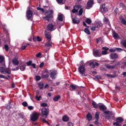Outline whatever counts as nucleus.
<instances>
[{
	"label": "nucleus",
	"instance_id": "44",
	"mask_svg": "<svg viewBox=\"0 0 126 126\" xmlns=\"http://www.w3.org/2000/svg\"><path fill=\"white\" fill-rule=\"evenodd\" d=\"M47 103H42L41 104V106L42 107H47Z\"/></svg>",
	"mask_w": 126,
	"mask_h": 126
},
{
	"label": "nucleus",
	"instance_id": "23",
	"mask_svg": "<svg viewBox=\"0 0 126 126\" xmlns=\"http://www.w3.org/2000/svg\"><path fill=\"white\" fill-rule=\"evenodd\" d=\"M63 120L65 122L68 121L69 120V118L68 117L67 115H65L63 116Z\"/></svg>",
	"mask_w": 126,
	"mask_h": 126
},
{
	"label": "nucleus",
	"instance_id": "41",
	"mask_svg": "<svg viewBox=\"0 0 126 126\" xmlns=\"http://www.w3.org/2000/svg\"><path fill=\"white\" fill-rule=\"evenodd\" d=\"M107 76L108 77H110L111 78H114L115 76L112 75L110 74H107Z\"/></svg>",
	"mask_w": 126,
	"mask_h": 126
},
{
	"label": "nucleus",
	"instance_id": "39",
	"mask_svg": "<svg viewBox=\"0 0 126 126\" xmlns=\"http://www.w3.org/2000/svg\"><path fill=\"white\" fill-rule=\"evenodd\" d=\"M5 71L6 73L8 74H11V72L10 71L7 69H5Z\"/></svg>",
	"mask_w": 126,
	"mask_h": 126
},
{
	"label": "nucleus",
	"instance_id": "32",
	"mask_svg": "<svg viewBox=\"0 0 126 126\" xmlns=\"http://www.w3.org/2000/svg\"><path fill=\"white\" fill-rule=\"evenodd\" d=\"M96 41L97 43H98L99 42H100L101 43H102L103 42L102 38L101 37H99L96 39Z\"/></svg>",
	"mask_w": 126,
	"mask_h": 126
},
{
	"label": "nucleus",
	"instance_id": "27",
	"mask_svg": "<svg viewBox=\"0 0 126 126\" xmlns=\"http://www.w3.org/2000/svg\"><path fill=\"white\" fill-rule=\"evenodd\" d=\"M49 76V75L48 74H43L42 75V77L44 79L47 78Z\"/></svg>",
	"mask_w": 126,
	"mask_h": 126
},
{
	"label": "nucleus",
	"instance_id": "28",
	"mask_svg": "<svg viewBox=\"0 0 126 126\" xmlns=\"http://www.w3.org/2000/svg\"><path fill=\"white\" fill-rule=\"evenodd\" d=\"M92 105L94 108H97L98 105L94 101H93L92 102Z\"/></svg>",
	"mask_w": 126,
	"mask_h": 126
},
{
	"label": "nucleus",
	"instance_id": "20",
	"mask_svg": "<svg viewBox=\"0 0 126 126\" xmlns=\"http://www.w3.org/2000/svg\"><path fill=\"white\" fill-rule=\"evenodd\" d=\"M112 33L113 37L114 39H117L119 38V36L114 31H112Z\"/></svg>",
	"mask_w": 126,
	"mask_h": 126
},
{
	"label": "nucleus",
	"instance_id": "33",
	"mask_svg": "<svg viewBox=\"0 0 126 126\" xmlns=\"http://www.w3.org/2000/svg\"><path fill=\"white\" fill-rule=\"evenodd\" d=\"M25 65H22L20 67V68L22 71H23L25 69Z\"/></svg>",
	"mask_w": 126,
	"mask_h": 126
},
{
	"label": "nucleus",
	"instance_id": "56",
	"mask_svg": "<svg viewBox=\"0 0 126 126\" xmlns=\"http://www.w3.org/2000/svg\"><path fill=\"white\" fill-rule=\"evenodd\" d=\"M19 69V67L17 66V67L15 68L14 69H12V70L13 71H16L18 70Z\"/></svg>",
	"mask_w": 126,
	"mask_h": 126
},
{
	"label": "nucleus",
	"instance_id": "37",
	"mask_svg": "<svg viewBox=\"0 0 126 126\" xmlns=\"http://www.w3.org/2000/svg\"><path fill=\"white\" fill-rule=\"evenodd\" d=\"M84 32L88 35L90 34V33L88 29L87 28H86L85 29Z\"/></svg>",
	"mask_w": 126,
	"mask_h": 126
},
{
	"label": "nucleus",
	"instance_id": "12",
	"mask_svg": "<svg viewBox=\"0 0 126 126\" xmlns=\"http://www.w3.org/2000/svg\"><path fill=\"white\" fill-rule=\"evenodd\" d=\"M110 56L112 59H117L118 57V55L115 53H111Z\"/></svg>",
	"mask_w": 126,
	"mask_h": 126
},
{
	"label": "nucleus",
	"instance_id": "1",
	"mask_svg": "<svg viewBox=\"0 0 126 126\" xmlns=\"http://www.w3.org/2000/svg\"><path fill=\"white\" fill-rule=\"evenodd\" d=\"M85 64L83 63V61H81L78 68V70L79 73L82 74H84L85 71Z\"/></svg>",
	"mask_w": 126,
	"mask_h": 126
},
{
	"label": "nucleus",
	"instance_id": "2",
	"mask_svg": "<svg viewBox=\"0 0 126 126\" xmlns=\"http://www.w3.org/2000/svg\"><path fill=\"white\" fill-rule=\"evenodd\" d=\"M39 116L38 113L34 112L30 115L31 120L33 121H35L38 119Z\"/></svg>",
	"mask_w": 126,
	"mask_h": 126
},
{
	"label": "nucleus",
	"instance_id": "22",
	"mask_svg": "<svg viewBox=\"0 0 126 126\" xmlns=\"http://www.w3.org/2000/svg\"><path fill=\"white\" fill-rule=\"evenodd\" d=\"M70 87L71 90L74 91L76 90L77 87L74 84H71L70 85Z\"/></svg>",
	"mask_w": 126,
	"mask_h": 126
},
{
	"label": "nucleus",
	"instance_id": "19",
	"mask_svg": "<svg viewBox=\"0 0 126 126\" xmlns=\"http://www.w3.org/2000/svg\"><path fill=\"white\" fill-rule=\"evenodd\" d=\"M99 107L100 109L102 110H106L107 109L106 107L103 104H100V105H99Z\"/></svg>",
	"mask_w": 126,
	"mask_h": 126
},
{
	"label": "nucleus",
	"instance_id": "60",
	"mask_svg": "<svg viewBox=\"0 0 126 126\" xmlns=\"http://www.w3.org/2000/svg\"><path fill=\"white\" fill-rule=\"evenodd\" d=\"M95 27L94 26H93L91 28V30L93 31H94L95 30Z\"/></svg>",
	"mask_w": 126,
	"mask_h": 126
},
{
	"label": "nucleus",
	"instance_id": "17",
	"mask_svg": "<svg viewBox=\"0 0 126 126\" xmlns=\"http://www.w3.org/2000/svg\"><path fill=\"white\" fill-rule=\"evenodd\" d=\"M12 62L13 64L16 65H18L19 62L17 59L16 58L13 59L12 60Z\"/></svg>",
	"mask_w": 126,
	"mask_h": 126
},
{
	"label": "nucleus",
	"instance_id": "35",
	"mask_svg": "<svg viewBox=\"0 0 126 126\" xmlns=\"http://www.w3.org/2000/svg\"><path fill=\"white\" fill-rule=\"evenodd\" d=\"M89 65L90 66H91L93 68H94L95 67V64L94 62H92L90 63H89Z\"/></svg>",
	"mask_w": 126,
	"mask_h": 126
},
{
	"label": "nucleus",
	"instance_id": "47",
	"mask_svg": "<svg viewBox=\"0 0 126 126\" xmlns=\"http://www.w3.org/2000/svg\"><path fill=\"white\" fill-rule=\"evenodd\" d=\"M41 97V96H38L37 95L36 96L35 98L37 100L39 101L40 100V98Z\"/></svg>",
	"mask_w": 126,
	"mask_h": 126
},
{
	"label": "nucleus",
	"instance_id": "15",
	"mask_svg": "<svg viewBox=\"0 0 126 126\" xmlns=\"http://www.w3.org/2000/svg\"><path fill=\"white\" fill-rule=\"evenodd\" d=\"M46 36L48 41H51V36L49 33H47L46 32H45Z\"/></svg>",
	"mask_w": 126,
	"mask_h": 126
},
{
	"label": "nucleus",
	"instance_id": "26",
	"mask_svg": "<svg viewBox=\"0 0 126 126\" xmlns=\"http://www.w3.org/2000/svg\"><path fill=\"white\" fill-rule=\"evenodd\" d=\"M103 49H104L105 50L102 51V55H105L107 54V52L106 50L108 49V48H106V47H103L102 48Z\"/></svg>",
	"mask_w": 126,
	"mask_h": 126
},
{
	"label": "nucleus",
	"instance_id": "7",
	"mask_svg": "<svg viewBox=\"0 0 126 126\" xmlns=\"http://www.w3.org/2000/svg\"><path fill=\"white\" fill-rule=\"evenodd\" d=\"M94 4L93 0H89L88 2L87 3L86 8L89 9L92 6V5Z\"/></svg>",
	"mask_w": 126,
	"mask_h": 126
},
{
	"label": "nucleus",
	"instance_id": "63",
	"mask_svg": "<svg viewBox=\"0 0 126 126\" xmlns=\"http://www.w3.org/2000/svg\"><path fill=\"white\" fill-rule=\"evenodd\" d=\"M69 126H73V124L71 122H69L68 123Z\"/></svg>",
	"mask_w": 126,
	"mask_h": 126
},
{
	"label": "nucleus",
	"instance_id": "53",
	"mask_svg": "<svg viewBox=\"0 0 126 126\" xmlns=\"http://www.w3.org/2000/svg\"><path fill=\"white\" fill-rule=\"evenodd\" d=\"M27 47V45L22 46L21 47L22 50H24Z\"/></svg>",
	"mask_w": 126,
	"mask_h": 126
},
{
	"label": "nucleus",
	"instance_id": "10",
	"mask_svg": "<svg viewBox=\"0 0 126 126\" xmlns=\"http://www.w3.org/2000/svg\"><path fill=\"white\" fill-rule=\"evenodd\" d=\"M81 6L79 5L78 6H75L74 7V9L72 10V12L73 13L77 12L79 8L81 7Z\"/></svg>",
	"mask_w": 126,
	"mask_h": 126
},
{
	"label": "nucleus",
	"instance_id": "64",
	"mask_svg": "<svg viewBox=\"0 0 126 126\" xmlns=\"http://www.w3.org/2000/svg\"><path fill=\"white\" fill-rule=\"evenodd\" d=\"M103 9V11L104 12H106V11H107V9L105 7L104 8H103L102 9Z\"/></svg>",
	"mask_w": 126,
	"mask_h": 126
},
{
	"label": "nucleus",
	"instance_id": "8",
	"mask_svg": "<svg viewBox=\"0 0 126 126\" xmlns=\"http://www.w3.org/2000/svg\"><path fill=\"white\" fill-rule=\"evenodd\" d=\"M119 65V63H117V64L112 65H110L109 64H106L105 65V66L108 69H112L114 68L115 67Z\"/></svg>",
	"mask_w": 126,
	"mask_h": 126
},
{
	"label": "nucleus",
	"instance_id": "43",
	"mask_svg": "<svg viewBox=\"0 0 126 126\" xmlns=\"http://www.w3.org/2000/svg\"><path fill=\"white\" fill-rule=\"evenodd\" d=\"M120 7L123 8V9H124L125 7L124 4L122 3H121L120 4Z\"/></svg>",
	"mask_w": 126,
	"mask_h": 126
},
{
	"label": "nucleus",
	"instance_id": "11",
	"mask_svg": "<svg viewBox=\"0 0 126 126\" xmlns=\"http://www.w3.org/2000/svg\"><path fill=\"white\" fill-rule=\"evenodd\" d=\"M0 63H2V65H3L5 68V58L3 56H0Z\"/></svg>",
	"mask_w": 126,
	"mask_h": 126
},
{
	"label": "nucleus",
	"instance_id": "48",
	"mask_svg": "<svg viewBox=\"0 0 126 126\" xmlns=\"http://www.w3.org/2000/svg\"><path fill=\"white\" fill-rule=\"evenodd\" d=\"M57 2L58 3H63V0H56Z\"/></svg>",
	"mask_w": 126,
	"mask_h": 126
},
{
	"label": "nucleus",
	"instance_id": "14",
	"mask_svg": "<svg viewBox=\"0 0 126 126\" xmlns=\"http://www.w3.org/2000/svg\"><path fill=\"white\" fill-rule=\"evenodd\" d=\"M79 21V19L76 17L72 19V22L74 24L78 23Z\"/></svg>",
	"mask_w": 126,
	"mask_h": 126
},
{
	"label": "nucleus",
	"instance_id": "58",
	"mask_svg": "<svg viewBox=\"0 0 126 126\" xmlns=\"http://www.w3.org/2000/svg\"><path fill=\"white\" fill-rule=\"evenodd\" d=\"M98 120H96V121L94 122V123L97 125H98L99 124V123L98 122Z\"/></svg>",
	"mask_w": 126,
	"mask_h": 126
},
{
	"label": "nucleus",
	"instance_id": "46",
	"mask_svg": "<svg viewBox=\"0 0 126 126\" xmlns=\"http://www.w3.org/2000/svg\"><path fill=\"white\" fill-rule=\"evenodd\" d=\"M123 49L120 48H115V50L117 51H122Z\"/></svg>",
	"mask_w": 126,
	"mask_h": 126
},
{
	"label": "nucleus",
	"instance_id": "55",
	"mask_svg": "<svg viewBox=\"0 0 126 126\" xmlns=\"http://www.w3.org/2000/svg\"><path fill=\"white\" fill-rule=\"evenodd\" d=\"M32 63V61H29V62L27 63V65L28 66H29L31 65Z\"/></svg>",
	"mask_w": 126,
	"mask_h": 126
},
{
	"label": "nucleus",
	"instance_id": "4",
	"mask_svg": "<svg viewBox=\"0 0 126 126\" xmlns=\"http://www.w3.org/2000/svg\"><path fill=\"white\" fill-rule=\"evenodd\" d=\"M49 109L48 108H44L41 109V113L42 114L46 117V118H47V116L49 113Z\"/></svg>",
	"mask_w": 126,
	"mask_h": 126
},
{
	"label": "nucleus",
	"instance_id": "5",
	"mask_svg": "<svg viewBox=\"0 0 126 126\" xmlns=\"http://www.w3.org/2000/svg\"><path fill=\"white\" fill-rule=\"evenodd\" d=\"M93 54L95 57H100L101 55L100 51L98 50H94Z\"/></svg>",
	"mask_w": 126,
	"mask_h": 126
},
{
	"label": "nucleus",
	"instance_id": "57",
	"mask_svg": "<svg viewBox=\"0 0 126 126\" xmlns=\"http://www.w3.org/2000/svg\"><path fill=\"white\" fill-rule=\"evenodd\" d=\"M28 109L30 110H31L33 109V107L31 106H29L28 107Z\"/></svg>",
	"mask_w": 126,
	"mask_h": 126
},
{
	"label": "nucleus",
	"instance_id": "49",
	"mask_svg": "<svg viewBox=\"0 0 126 126\" xmlns=\"http://www.w3.org/2000/svg\"><path fill=\"white\" fill-rule=\"evenodd\" d=\"M36 80L38 81L41 79V77L39 76H36Z\"/></svg>",
	"mask_w": 126,
	"mask_h": 126
},
{
	"label": "nucleus",
	"instance_id": "25",
	"mask_svg": "<svg viewBox=\"0 0 126 126\" xmlns=\"http://www.w3.org/2000/svg\"><path fill=\"white\" fill-rule=\"evenodd\" d=\"M121 42V44L126 48V40H122Z\"/></svg>",
	"mask_w": 126,
	"mask_h": 126
},
{
	"label": "nucleus",
	"instance_id": "9",
	"mask_svg": "<svg viewBox=\"0 0 126 126\" xmlns=\"http://www.w3.org/2000/svg\"><path fill=\"white\" fill-rule=\"evenodd\" d=\"M32 13L30 10H28L26 12V16L28 19H29L32 17Z\"/></svg>",
	"mask_w": 126,
	"mask_h": 126
},
{
	"label": "nucleus",
	"instance_id": "3",
	"mask_svg": "<svg viewBox=\"0 0 126 126\" xmlns=\"http://www.w3.org/2000/svg\"><path fill=\"white\" fill-rule=\"evenodd\" d=\"M53 14V11L51 10L47 12V15L44 18L45 20H47L48 21L50 20V19L52 17V15Z\"/></svg>",
	"mask_w": 126,
	"mask_h": 126
},
{
	"label": "nucleus",
	"instance_id": "52",
	"mask_svg": "<svg viewBox=\"0 0 126 126\" xmlns=\"http://www.w3.org/2000/svg\"><path fill=\"white\" fill-rule=\"evenodd\" d=\"M119 11V10L118 8H116L115 10L114 11L116 14L118 13Z\"/></svg>",
	"mask_w": 126,
	"mask_h": 126
},
{
	"label": "nucleus",
	"instance_id": "62",
	"mask_svg": "<svg viewBox=\"0 0 126 126\" xmlns=\"http://www.w3.org/2000/svg\"><path fill=\"white\" fill-rule=\"evenodd\" d=\"M18 116H20L21 118H22L23 117V115L21 113H20L18 114Z\"/></svg>",
	"mask_w": 126,
	"mask_h": 126
},
{
	"label": "nucleus",
	"instance_id": "31",
	"mask_svg": "<svg viewBox=\"0 0 126 126\" xmlns=\"http://www.w3.org/2000/svg\"><path fill=\"white\" fill-rule=\"evenodd\" d=\"M60 95H58L56 96L53 99V100L55 101H58L59 99L60 98Z\"/></svg>",
	"mask_w": 126,
	"mask_h": 126
},
{
	"label": "nucleus",
	"instance_id": "29",
	"mask_svg": "<svg viewBox=\"0 0 126 126\" xmlns=\"http://www.w3.org/2000/svg\"><path fill=\"white\" fill-rule=\"evenodd\" d=\"M57 19L59 20L60 21H62L63 20V15H59L58 16Z\"/></svg>",
	"mask_w": 126,
	"mask_h": 126
},
{
	"label": "nucleus",
	"instance_id": "50",
	"mask_svg": "<svg viewBox=\"0 0 126 126\" xmlns=\"http://www.w3.org/2000/svg\"><path fill=\"white\" fill-rule=\"evenodd\" d=\"M104 113L106 114H111V112L109 111H104Z\"/></svg>",
	"mask_w": 126,
	"mask_h": 126
},
{
	"label": "nucleus",
	"instance_id": "54",
	"mask_svg": "<svg viewBox=\"0 0 126 126\" xmlns=\"http://www.w3.org/2000/svg\"><path fill=\"white\" fill-rule=\"evenodd\" d=\"M104 21L106 22L107 23L109 22V19L108 18L105 17L104 19Z\"/></svg>",
	"mask_w": 126,
	"mask_h": 126
},
{
	"label": "nucleus",
	"instance_id": "36",
	"mask_svg": "<svg viewBox=\"0 0 126 126\" xmlns=\"http://www.w3.org/2000/svg\"><path fill=\"white\" fill-rule=\"evenodd\" d=\"M86 22L88 24H89L91 23V20L89 18H87L86 20Z\"/></svg>",
	"mask_w": 126,
	"mask_h": 126
},
{
	"label": "nucleus",
	"instance_id": "40",
	"mask_svg": "<svg viewBox=\"0 0 126 126\" xmlns=\"http://www.w3.org/2000/svg\"><path fill=\"white\" fill-rule=\"evenodd\" d=\"M22 105L24 107H26L28 105L27 102L26 101L23 102L22 103Z\"/></svg>",
	"mask_w": 126,
	"mask_h": 126
},
{
	"label": "nucleus",
	"instance_id": "16",
	"mask_svg": "<svg viewBox=\"0 0 126 126\" xmlns=\"http://www.w3.org/2000/svg\"><path fill=\"white\" fill-rule=\"evenodd\" d=\"M119 18L122 24L125 25H126V21L125 19L122 16H120L119 17Z\"/></svg>",
	"mask_w": 126,
	"mask_h": 126
},
{
	"label": "nucleus",
	"instance_id": "61",
	"mask_svg": "<svg viewBox=\"0 0 126 126\" xmlns=\"http://www.w3.org/2000/svg\"><path fill=\"white\" fill-rule=\"evenodd\" d=\"M44 65V63H40L39 65V67L40 68H41L43 66V65Z\"/></svg>",
	"mask_w": 126,
	"mask_h": 126
},
{
	"label": "nucleus",
	"instance_id": "24",
	"mask_svg": "<svg viewBox=\"0 0 126 126\" xmlns=\"http://www.w3.org/2000/svg\"><path fill=\"white\" fill-rule=\"evenodd\" d=\"M86 117L88 120L89 121L91 120L92 117L90 113H88L86 115Z\"/></svg>",
	"mask_w": 126,
	"mask_h": 126
},
{
	"label": "nucleus",
	"instance_id": "6",
	"mask_svg": "<svg viewBox=\"0 0 126 126\" xmlns=\"http://www.w3.org/2000/svg\"><path fill=\"white\" fill-rule=\"evenodd\" d=\"M50 77L53 79L55 78V76L57 74V71L56 70H50Z\"/></svg>",
	"mask_w": 126,
	"mask_h": 126
},
{
	"label": "nucleus",
	"instance_id": "34",
	"mask_svg": "<svg viewBox=\"0 0 126 126\" xmlns=\"http://www.w3.org/2000/svg\"><path fill=\"white\" fill-rule=\"evenodd\" d=\"M99 113L98 112H96L95 115V117L96 120H98L99 117Z\"/></svg>",
	"mask_w": 126,
	"mask_h": 126
},
{
	"label": "nucleus",
	"instance_id": "18",
	"mask_svg": "<svg viewBox=\"0 0 126 126\" xmlns=\"http://www.w3.org/2000/svg\"><path fill=\"white\" fill-rule=\"evenodd\" d=\"M54 26L51 24H49L47 26V28L48 30L50 31H52L54 30L53 29Z\"/></svg>",
	"mask_w": 126,
	"mask_h": 126
},
{
	"label": "nucleus",
	"instance_id": "42",
	"mask_svg": "<svg viewBox=\"0 0 126 126\" xmlns=\"http://www.w3.org/2000/svg\"><path fill=\"white\" fill-rule=\"evenodd\" d=\"M83 12V10L82 9V8L80 9V10L79 12V15H81L82 14Z\"/></svg>",
	"mask_w": 126,
	"mask_h": 126
},
{
	"label": "nucleus",
	"instance_id": "30",
	"mask_svg": "<svg viewBox=\"0 0 126 126\" xmlns=\"http://www.w3.org/2000/svg\"><path fill=\"white\" fill-rule=\"evenodd\" d=\"M39 87L40 89H43L44 84L42 82H40L38 84Z\"/></svg>",
	"mask_w": 126,
	"mask_h": 126
},
{
	"label": "nucleus",
	"instance_id": "51",
	"mask_svg": "<svg viewBox=\"0 0 126 126\" xmlns=\"http://www.w3.org/2000/svg\"><path fill=\"white\" fill-rule=\"evenodd\" d=\"M36 39H37V40L39 42L41 41V38L38 36L36 38Z\"/></svg>",
	"mask_w": 126,
	"mask_h": 126
},
{
	"label": "nucleus",
	"instance_id": "21",
	"mask_svg": "<svg viewBox=\"0 0 126 126\" xmlns=\"http://www.w3.org/2000/svg\"><path fill=\"white\" fill-rule=\"evenodd\" d=\"M52 43L50 42V41H48L45 45L46 47H52Z\"/></svg>",
	"mask_w": 126,
	"mask_h": 126
},
{
	"label": "nucleus",
	"instance_id": "59",
	"mask_svg": "<svg viewBox=\"0 0 126 126\" xmlns=\"http://www.w3.org/2000/svg\"><path fill=\"white\" fill-rule=\"evenodd\" d=\"M41 53L40 52H39L37 54H36V56L37 57H39L41 55Z\"/></svg>",
	"mask_w": 126,
	"mask_h": 126
},
{
	"label": "nucleus",
	"instance_id": "45",
	"mask_svg": "<svg viewBox=\"0 0 126 126\" xmlns=\"http://www.w3.org/2000/svg\"><path fill=\"white\" fill-rule=\"evenodd\" d=\"M4 48L5 50L6 51H7L8 50L9 47L7 45H5Z\"/></svg>",
	"mask_w": 126,
	"mask_h": 126
},
{
	"label": "nucleus",
	"instance_id": "13",
	"mask_svg": "<svg viewBox=\"0 0 126 126\" xmlns=\"http://www.w3.org/2000/svg\"><path fill=\"white\" fill-rule=\"evenodd\" d=\"M117 121L116 122L113 123L114 125H115L117 124H119V123H121L124 121V120L121 117H118L116 119Z\"/></svg>",
	"mask_w": 126,
	"mask_h": 126
},
{
	"label": "nucleus",
	"instance_id": "38",
	"mask_svg": "<svg viewBox=\"0 0 126 126\" xmlns=\"http://www.w3.org/2000/svg\"><path fill=\"white\" fill-rule=\"evenodd\" d=\"M3 67H1L0 68V72L2 73H4L5 69Z\"/></svg>",
	"mask_w": 126,
	"mask_h": 126
}]
</instances>
